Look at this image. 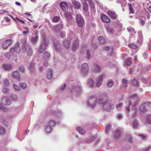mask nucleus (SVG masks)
Returning a JSON list of instances; mask_svg holds the SVG:
<instances>
[{"mask_svg":"<svg viewBox=\"0 0 151 151\" xmlns=\"http://www.w3.org/2000/svg\"><path fill=\"white\" fill-rule=\"evenodd\" d=\"M72 42V48L73 50H75L76 48L78 47L79 41L77 39L69 38L68 40H65L64 43V45L66 48H68L70 46V43Z\"/></svg>","mask_w":151,"mask_h":151,"instance_id":"nucleus-1","label":"nucleus"},{"mask_svg":"<svg viewBox=\"0 0 151 151\" xmlns=\"http://www.w3.org/2000/svg\"><path fill=\"white\" fill-rule=\"evenodd\" d=\"M97 101V99L96 95H90L88 96L86 105L90 108H92L95 106Z\"/></svg>","mask_w":151,"mask_h":151,"instance_id":"nucleus-2","label":"nucleus"},{"mask_svg":"<svg viewBox=\"0 0 151 151\" xmlns=\"http://www.w3.org/2000/svg\"><path fill=\"white\" fill-rule=\"evenodd\" d=\"M80 72L84 76L87 75L89 71V67L86 63H84L81 65L80 68Z\"/></svg>","mask_w":151,"mask_h":151,"instance_id":"nucleus-3","label":"nucleus"},{"mask_svg":"<svg viewBox=\"0 0 151 151\" xmlns=\"http://www.w3.org/2000/svg\"><path fill=\"white\" fill-rule=\"evenodd\" d=\"M70 89L71 92L73 94L79 95L81 93L82 88L80 85H76L72 86Z\"/></svg>","mask_w":151,"mask_h":151,"instance_id":"nucleus-4","label":"nucleus"},{"mask_svg":"<svg viewBox=\"0 0 151 151\" xmlns=\"http://www.w3.org/2000/svg\"><path fill=\"white\" fill-rule=\"evenodd\" d=\"M129 106L132 105L134 106L137 103L138 98L137 96L135 94H133L129 97Z\"/></svg>","mask_w":151,"mask_h":151,"instance_id":"nucleus-5","label":"nucleus"},{"mask_svg":"<svg viewBox=\"0 0 151 151\" xmlns=\"http://www.w3.org/2000/svg\"><path fill=\"white\" fill-rule=\"evenodd\" d=\"M11 76L15 80L19 81H21V74L18 70H16L12 71Z\"/></svg>","mask_w":151,"mask_h":151,"instance_id":"nucleus-6","label":"nucleus"},{"mask_svg":"<svg viewBox=\"0 0 151 151\" xmlns=\"http://www.w3.org/2000/svg\"><path fill=\"white\" fill-rule=\"evenodd\" d=\"M76 19L78 26L80 27H83L85 21L82 17L77 14L76 15Z\"/></svg>","mask_w":151,"mask_h":151,"instance_id":"nucleus-7","label":"nucleus"},{"mask_svg":"<svg viewBox=\"0 0 151 151\" xmlns=\"http://www.w3.org/2000/svg\"><path fill=\"white\" fill-rule=\"evenodd\" d=\"M106 76L105 74H103L98 77L96 81V87L99 88L101 86L103 80Z\"/></svg>","mask_w":151,"mask_h":151,"instance_id":"nucleus-8","label":"nucleus"},{"mask_svg":"<svg viewBox=\"0 0 151 151\" xmlns=\"http://www.w3.org/2000/svg\"><path fill=\"white\" fill-rule=\"evenodd\" d=\"M10 51L12 53H14V52L19 53L20 51V47L19 46V43H17L14 45V47H11L10 49Z\"/></svg>","mask_w":151,"mask_h":151,"instance_id":"nucleus-9","label":"nucleus"},{"mask_svg":"<svg viewBox=\"0 0 151 151\" xmlns=\"http://www.w3.org/2000/svg\"><path fill=\"white\" fill-rule=\"evenodd\" d=\"M2 103L8 106L11 104V101L10 99L7 96H3L1 99Z\"/></svg>","mask_w":151,"mask_h":151,"instance_id":"nucleus-10","label":"nucleus"},{"mask_svg":"<svg viewBox=\"0 0 151 151\" xmlns=\"http://www.w3.org/2000/svg\"><path fill=\"white\" fill-rule=\"evenodd\" d=\"M103 107L105 110H109L114 108L113 104L107 102L103 104Z\"/></svg>","mask_w":151,"mask_h":151,"instance_id":"nucleus-11","label":"nucleus"},{"mask_svg":"<svg viewBox=\"0 0 151 151\" xmlns=\"http://www.w3.org/2000/svg\"><path fill=\"white\" fill-rule=\"evenodd\" d=\"M86 86L90 88H93L94 86V82L93 80L91 78L88 79L86 83Z\"/></svg>","mask_w":151,"mask_h":151,"instance_id":"nucleus-12","label":"nucleus"},{"mask_svg":"<svg viewBox=\"0 0 151 151\" xmlns=\"http://www.w3.org/2000/svg\"><path fill=\"white\" fill-rule=\"evenodd\" d=\"M47 45V43L45 41H44L41 44L38 49V51L40 52H42L45 50Z\"/></svg>","mask_w":151,"mask_h":151,"instance_id":"nucleus-13","label":"nucleus"},{"mask_svg":"<svg viewBox=\"0 0 151 151\" xmlns=\"http://www.w3.org/2000/svg\"><path fill=\"white\" fill-rule=\"evenodd\" d=\"M108 99V98L107 96L104 94L99 99L98 102L100 104H104L107 102Z\"/></svg>","mask_w":151,"mask_h":151,"instance_id":"nucleus-14","label":"nucleus"},{"mask_svg":"<svg viewBox=\"0 0 151 151\" xmlns=\"http://www.w3.org/2000/svg\"><path fill=\"white\" fill-rule=\"evenodd\" d=\"M12 42L11 39H8L4 41L3 43L2 47L4 49H6Z\"/></svg>","mask_w":151,"mask_h":151,"instance_id":"nucleus-15","label":"nucleus"},{"mask_svg":"<svg viewBox=\"0 0 151 151\" xmlns=\"http://www.w3.org/2000/svg\"><path fill=\"white\" fill-rule=\"evenodd\" d=\"M107 13L108 15L111 18L114 19H116L117 18V15L114 12L109 10L107 12Z\"/></svg>","mask_w":151,"mask_h":151,"instance_id":"nucleus-16","label":"nucleus"},{"mask_svg":"<svg viewBox=\"0 0 151 151\" xmlns=\"http://www.w3.org/2000/svg\"><path fill=\"white\" fill-rule=\"evenodd\" d=\"M62 27L63 25L62 24H57L55 25L53 27V30L57 33L60 32V31L62 28Z\"/></svg>","mask_w":151,"mask_h":151,"instance_id":"nucleus-17","label":"nucleus"},{"mask_svg":"<svg viewBox=\"0 0 151 151\" xmlns=\"http://www.w3.org/2000/svg\"><path fill=\"white\" fill-rule=\"evenodd\" d=\"M144 107H145L147 109L148 108L151 107V102H146L144 104L142 105L140 107V109L142 111H145V109H143V108Z\"/></svg>","mask_w":151,"mask_h":151,"instance_id":"nucleus-18","label":"nucleus"},{"mask_svg":"<svg viewBox=\"0 0 151 151\" xmlns=\"http://www.w3.org/2000/svg\"><path fill=\"white\" fill-rule=\"evenodd\" d=\"M101 70V67L100 65L97 64H95L94 65L93 71L94 73H96L100 71Z\"/></svg>","mask_w":151,"mask_h":151,"instance_id":"nucleus-19","label":"nucleus"},{"mask_svg":"<svg viewBox=\"0 0 151 151\" xmlns=\"http://www.w3.org/2000/svg\"><path fill=\"white\" fill-rule=\"evenodd\" d=\"M101 18L102 20L104 22L108 23L110 22L109 18L106 15L102 14L101 16Z\"/></svg>","mask_w":151,"mask_h":151,"instance_id":"nucleus-20","label":"nucleus"},{"mask_svg":"<svg viewBox=\"0 0 151 151\" xmlns=\"http://www.w3.org/2000/svg\"><path fill=\"white\" fill-rule=\"evenodd\" d=\"M65 16L67 18V21L69 23H70L72 19V18L71 14L68 12L65 13Z\"/></svg>","mask_w":151,"mask_h":151,"instance_id":"nucleus-21","label":"nucleus"},{"mask_svg":"<svg viewBox=\"0 0 151 151\" xmlns=\"http://www.w3.org/2000/svg\"><path fill=\"white\" fill-rule=\"evenodd\" d=\"M60 6L62 9L64 11L68 8V4L66 2H62L60 4Z\"/></svg>","mask_w":151,"mask_h":151,"instance_id":"nucleus-22","label":"nucleus"},{"mask_svg":"<svg viewBox=\"0 0 151 151\" xmlns=\"http://www.w3.org/2000/svg\"><path fill=\"white\" fill-rule=\"evenodd\" d=\"M2 66L4 69L5 70H11L12 68V66L9 64H3L2 65Z\"/></svg>","mask_w":151,"mask_h":151,"instance_id":"nucleus-23","label":"nucleus"},{"mask_svg":"<svg viewBox=\"0 0 151 151\" xmlns=\"http://www.w3.org/2000/svg\"><path fill=\"white\" fill-rule=\"evenodd\" d=\"M53 76V71L50 70L48 69L47 70V77L49 79H52Z\"/></svg>","mask_w":151,"mask_h":151,"instance_id":"nucleus-24","label":"nucleus"},{"mask_svg":"<svg viewBox=\"0 0 151 151\" xmlns=\"http://www.w3.org/2000/svg\"><path fill=\"white\" fill-rule=\"evenodd\" d=\"M106 29L107 31L111 34H113L114 33V29L110 25H108L107 26Z\"/></svg>","mask_w":151,"mask_h":151,"instance_id":"nucleus-25","label":"nucleus"},{"mask_svg":"<svg viewBox=\"0 0 151 151\" xmlns=\"http://www.w3.org/2000/svg\"><path fill=\"white\" fill-rule=\"evenodd\" d=\"M120 132V130H117L114 132L113 137L114 139H117L119 137Z\"/></svg>","mask_w":151,"mask_h":151,"instance_id":"nucleus-26","label":"nucleus"},{"mask_svg":"<svg viewBox=\"0 0 151 151\" xmlns=\"http://www.w3.org/2000/svg\"><path fill=\"white\" fill-rule=\"evenodd\" d=\"M138 121L137 120H134L133 121L132 126L133 128L134 129H137L139 126Z\"/></svg>","mask_w":151,"mask_h":151,"instance_id":"nucleus-27","label":"nucleus"},{"mask_svg":"<svg viewBox=\"0 0 151 151\" xmlns=\"http://www.w3.org/2000/svg\"><path fill=\"white\" fill-rule=\"evenodd\" d=\"M132 63V60L131 57L128 58L125 61V63L127 65H131Z\"/></svg>","mask_w":151,"mask_h":151,"instance_id":"nucleus-28","label":"nucleus"},{"mask_svg":"<svg viewBox=\"0 0 151 151\" xmlns=\"http://www.w3.org/2000/svg\"><path fill=\"white\" fill-rule=\"evenodd\" d=\"M83 11L86 12L88 9V6L87 3L85 1L83 3Z\"/></svg>","mask_w":151,"mask_h":151,"instance_id":"nucleus-29","label":"nucleus"},{"mask_svg":"<svg viewBox=\"0 0 151 151\" xmlns=\"http://www.w3.org/2000/svg\"><path fill=\"white\" fill-rule=\"evenodd\" d=\"M76 129L81 134H83L85 132V130L81 127H77Z\"/></svg>","mask_w":151,"mask_h":151,"instance_id":"nucleus-30","label":"nucleus"},{"mask_svg":"<svg viewBox=\"0 0 151 151\" xmlns=\"http://www.w3.org/2000/svg\"><path fill=\"white\" fill-rule=\"evenodd\" d=\"M142 81L144 83H146V86H149L151 85V82L150 81L147 80L145 78H143L142 79Z\"/></svg>","mask_w":151,"mask_h":151,"instance_id":"nucleus-31","label":"nucleus"},{"mask_svg":"<svg viewBox=\"0 0 151 151\" xmlns=\"http://www.w3.org/2000/svg\"><path fill=\"white\" fill-rule=\"evenodd\" d=\"M73 3L75 8L78 9L80 7L81 4L79 2L76 1H74Z\"/></svg>","mask_w":151,"mask_h":151,"instance_id":"nucleus-32","label":"nucleus"},{"mask_svg":"<svg viewBox=\"0 0 151 151\" xmlns=\"http://www.w3.org/2000/svg\"><path fill=\"white\" fill-rule=\"evenodd\" d=\"M98 40L99 42L101 44H103L105 42V40L104 38L102 36H99L98 37Z\"/></svg>","mask_w":151,"mask_h":151,"instance_id":"nucleus-33","label":"nucleus"},{"mask_svg":"<svg viewBox=\"0 0 151 151\" xmlns=\"http://www.w3.org/2000/svg\"><path fill=\"white\" fill-rule=\"evenodd\" d=\"M56 123V122L55 120L51 119L48 122V124L51 126H53Z\"/></svg>","mask_w":151,"mask_h":151,"instance_id":"nucleus-34","label":"nucleus"},{"mask_svg":"<svg viewBox=\"0 0 151 151\" xmlns=\"http://www.w3.org/2000/svg\"><path fill=\"white\" fill-rule=\"evenodd\" d=\"M52 128L49 125H47L45 128V131L47 133H50L52 131Z\"/></svg>","mask_w":151,"mask_h":151,"instance_id":"nucleus-35","label":"nucleus"},{"mask_svg":"<svg viewBox=\"0 0 151 151\" xmlns=\"http://www.w3.org/2000/svg\"><path fill=\"white\" fill-rule=\"evenodd\" d=\"M132 83L133 86H135L136 87H138L139 86L138 82L135 78L132 81Z\"/></svg>","mask_w":151,"mask_h":151,"instance_id":"nucleus-36","label":"nucleus"},{"mask_svg":"<svg viewBox=\"0 0 151 151\" xmlns=\"http://www.w3.org/2000/svg\"><path fill=\"white\" fill-rule=\"evenodd\" d=\"M38 36L36 35L35 37H32L31 38V42L33 43H35L37 42L38 39Z\"/></svg>","mask_w":151,"mask_h":151,"instance_id":"nucleus-37","label":"nucleus"},{"mask_svg":"<svg viewBox=\"0 0 151 151\" xmlns=\"http://www.w3.org/2000/svg\"><path fill=\"white\" fill-rule=\"evenodd\" d=\"M2 91L4 93L7 94L9 93L10 91L8 88L5 87L3 88L2 89Z\"/></svg>","mask_w":151,"mask_h":151,"instance_id":"nucleus-38","label":"nucleus"},{"mask_svg":"<svg viewBox=\"0 0 151 151\" xmlns=\"http://www.w3.org/2000/svg\"><path fill=\"white\" fill-rule=\"evenodd\" d=\"M33 50L30 47L28 48L27 55L28 56H31L32 55Z\"/></svg>","mask_w":151,"mask_h":151,"instance_id":"nucleus-39","label":"nucleus"},{"mask_svg":"<svg viewBox=\"0 0 151 151\" xmlns=\"http://www.w3.org/2000/svg\"><path fill=\"white\" fill-rule=\"evenodd\" d=\"M10 97L12 99L13 101H17L18 99V97L17 95L13 94L11 95Z\"/></svg>","mask_w":151,"mask_h":151,"instance_id":"nucleus-40","label":"nucleus"},{"mask_svg":"<svg viewBox=\"0 0 151 151\" xmlns=\"http://www.w3.org/2000/svg\"><path fill=\"white\" fill-rule=\"evenodd\" d=\"M114 82L112 80H109L107 83V85L108 87H111L114 85Z\"/></svg>","mask_w":151,"mask_h":151,"instance_id":"nucleus-41","label":"nucleus"},{"mask_svg":"<svg viewBox=\"0 0 151 151\" xmlns=\"http://www.w3.org/2000/svg\"><path fill=\"white\" fill-rule=\"evenodd\" d=\"M4 85L5 86H8L9 85L10 82L9 80L7 78L3 80Z\"/></svg>","mask_w":151,"mask_h":151,"instance_id":"nucleus-42","label":"nucleus"},{"mask_svg":"<svg viewBox=\"0 0 151 151\" xmlns=\"http://www.w3.org/2000/svg\"><path fill=\"white\" fill-rule=\"evenodd\" d=\"M60 18L59 17L55 16L52 19V21L54 22H57L59 21Z\"/></svg>","mask_w":151,"mask_h":151,"instance_id":"nucleus-43","label":"nucleus"},{"mask_svg":"<svg viewBox=\"0 0 151 151\" xmlns=\"http://www.w3.org/2000/svg\"><path fill=\"white\" fill-rule=\"evenodd\" d=\"M111 125L110 124L107 125L106 128V132L107 134H108L111 128Z\"/></svg>","mask_w":151,"mask_h":151,"instance_id":"nucleus-44","label":"nucleus"},{"mask_svg":"<svg viewBox=\"0 0 151 151\" xmlns=\"http://www.w3.org/2000/svg\"><path fill=\"white\" fill-rule=\"evenodd\" d=\"M54 45L56 50L58 51H60V46L58 44L54 43Z\"/></svg>","mask_w":151,"mask_h":151,"instance_id":"nucleus-45","label":"nucleus"},{"mask_svg":"<svg viewBox=\"0 0 151 151\" xmlns=\"http://www.w3.org/2000/svg\"><path fill=\"white\" fill-rule=\"evenodd\" d=\"M122 83L124 87L126 88L127 87V80L124 79H122Z\"/></svg>","mask_w":151,"mask_h":151,"instance_id":"nucleus-46","label":"nucleus"},{"mask_svg":"<svg viewBox=\"0 0 151 151\" xmlns=\"http://www.w3.org/2000/svg\"><path fill=\"white\" fill-rule=\"evenodd\" d=\"M91 53L90 52V50L89 49H87L86 51V58L88 60L89 59Z\"/></svg>","mask_w":151,"mask_h":151,"instance_id":"nucleus-47","label":"nucleus"},{"mask_svg":"<svg viewBox=\"0 0 151 151\" xmlns=\"http://www.w3.org/2000/svg\"><path fill=\"white\" fill-rule=\"evenodd\" d=\"M19 85L20 87L23 88H25L27 87V84L24 83H20L19 84Z\"/></svg>","mask_w":151,"mask_h":151,"instance_id":"nucleus-48","label":"nucleus"},{"mask_svg":"<svg viewBox=\"0 0 151 151\" xmlns=\"http://www.w3.org/2000/svg\"><path fill=\"white\" fill-rule=\"evenodd\" d=\"M6 132V130L4 128L2 127H0V134H3L5 133Z\"/></svg>","mask_w":151,"mask_h":151,"instance_id":"nucleus-49","label":"nucleus"},{"mask_svg":"<svg viewBox=\"0 0 151 151\" xmlns=\"http://www.w3.org/2000/svg\"><path fill=\"white\" fill-rule=\"evenodd\" d=\"M129 6L130 12L132 14L134 13V10L133 8L132 5L131 4H129Z\"/></svg>","mask_w":151,"mask_h":151,"instance_id":"nucleus-50","label":"nucleus"},{"mask_svg":"<svg viewBox=\"0 0 151 151\" xmlns=\"http://www.w3.org/2000/svg\"><path fill=\"white\" fill-rule=\"evenodd\" d=\"M18 69L22 73H24L25 69L24 67L23 66H20Z\"/></svg>","mask_w":151,"mask_h":151,"instance_id":"nucleus-51","label":"nucleus"},{"mask_svg":"<svg viewBox=\"0 0 151 151\" xmlns=\"http://www.w3.org/2000/svg\"><path fill=\"white\" fill-rule=\"evenodd\" d=\"M128 46L129 47L133 49H135L137 47V45L133 44H129Z\"/></svg>","mask_w":151,"mask_h":151,"instance_id":"nucleus-52","label":"nucleus"},{"mask_svg":"<svg viewBox=\"0 0 151 151\" xmlns=\"http://www.w3.org/2000/svg\"><path fill=\"white\" fill-rule=\"evenodd\" d=\"M13 86L14 88L16 91L19 90L20 88L19 86L14 83H13Z\"/></svg>","mask_w":151,"mask_h":151,"instance_id":"nucleus-53","label":"nucleus"},{"mask_svg":"<svg viewBox=\"0 0 151 151\" xmlns=\"http://www.w3.org/2000/svg\"><path fill=\"white\" fill-rule=\"evenodd\" d=\"M61 113L60 112H56L55 113V115L54 118H60L61 117Z\"/></svg>","mask_w":151,"mask_h":151,"instance_id":"nucleus-54","label":"nucleus"},{"mask_svg":"<svg viewBox=\"0 0 151 151\" xmlns=\"http://www.w3.org/2000/svg\"><path fill=\"white\" fill-rule=\"evenodd\" d=\"M5 57L7 59H9L11 58V55L9 53L6 52L4 54Z\"/></svg>","mask_w":151,"mask_h":151,"instance_id":"nucleus-55","label":"nucleus"},{"mask_svg":"<svg viewBox=\"0 0 151 151\" xmlns=\"http://www.w3.org/2000/svg\"><path fill=\"white\" fill-rule=\"evenodd\" d=\"M89 140H88V142H92L94 140L96 139V137L94 136H92L90 137L89 138Z\"/></svg>","mask_w":151,"mask_h":151,"instance_id":"nucleus-56","label":"nucleus"},{"mask_svg":"<svg viewBox=\"0 0 151 151\" xmlns=\"http://www.w3.org/2000/svg\"><path fill=\"white\" fill-rule=\"evenodd\" d=\"M44 58H45V59H47L50 57V55L48 52H45L44 53Z\"/></svg>","mask_w":151,"mask_h":151,"instance_id":"nucleus-57","label":"nucleus"},{"mask_svg":"<svg viewBox=\"0 0 151 151\" xmlns=\"http://www.w3.org/2000/svg\"><path fill=\"white\" fill-rule=\"evenodd\" d=\"M146 122L148 124H151V115H149L147 116Z\"/></svg>","mask_w":151,"mask_h":151,"instance_id":"nucleus-58","label":"nucleus"},{"mask_svg":"<svg viewBox=\"0 0 151 151\" xmlns=\"http://www.w3.org/2000/svg\"><path fill=\"white\" fill-rule=\"evenodd\" d=\"M34 64L33 63H31L29 65V67L31 71L33 70L34 68Z\"/></svg>","mask_w":151,"mask_h":151,"instance_id":"nucleus-59","label":"nucleus"},{"mask_svg":"<svg viewBox=\"0 0 151 151\" xmlns=\"http://www.w3.org/2000/svg\"><path fill=\"white\" fill-rule=\"evenodd\" d=\"M30 47L26 45H25L23 46L22 47V50L23 52H25L26 50L27 51L28 48Z\"/></svg>","mask_w":151,"mask_h":151,"instance_id":"nucleus-60","label":"nucleus"},{"mask_svg":"<svg viewBox=\"0 0 151 151\" xmlns=\"http://www.w3.org/2000/svg\"><path fill=\"white\" fill-rule=\"evenodd\" d=\"M123 103H120L117 104L116 105V108L117 109H119L122 107L123 106Z\"/></svg>","mask_w":151,"mask_h":151,"instance_id":"nucleus-61","label":"nucleus"},{"mask_svg":"<svg viewBox=\"0 0 151 151\" xmlns=\"http://www.w3.org/2000/svg\"><path fill=\"white\" fill-rule=\"evenodd\" d=\"M122 115L121 114H118L116 116V119L119 120L121 119L122 118Z\"/></svg>","mask_w":151,"mask_h":151,"instance_id":"nucleus-62","label":"nucleus"},{"mask_svg":"<svg viewBox=\"0 0 151 151\" xmlns=\"http://www.w3.org/2000/svg\"><path fill=\"white\" fill-rule=\"evenodd\" d=\"M66 84L65 83H64L61 86L60 89L61 90L64 89L66 87Z\"/></svg>","mask_w":151,"mask_h":151,"instance_id":"nucleus-63","label":"nucleus"},{"mask_svg":"<svg viewBox=\"0 0 151 151\" xmlns=\"http://www.w3.org/2000/svg\"><path fill=\"white\" fill-rule=\"evenodd\" d=\"M138 136L139 137H141L142 139H144L146 138V136L142 134H139Z\"/></svg>","mask_w":151,"mask_h":151,"instance_id":"nucleus-64","label":"nucleus"}]
</instances>
